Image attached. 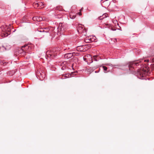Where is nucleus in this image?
<instances>
[{"mask_svg":"<svg viewBox=\"0 0 154 154\" xmlns=\"http://www.w3.org/2000/svg\"><path fill=\"white\" fill-rule=\"evenodd\" d=\"M36 75L41 80H42L45 77L46 72L45 69L43 68H41L38 70L36 72Z\"/></svg>","mask_w":154,"mask_h":154,"instance_id":"1","label":"nucleus"},{"mask_svg":"<svg viewBox=\"0 0 154 154\" xmlns=\"http://www.w3.org/2000/svg\"><path fill=\"white\" fill-rule=\"evenodd\" d=\"M2 37H6L10 34L11 29L9 26H3L2 28Z\"/></svg>","mask_w":154,"mask_h":154,"instance_id":"2","label":"nucleus"},{"mask_svg":"<svg viewBox=\"0 0 154 154\" xmlns=\"http://www.w3.org/2000/svg\"><path fill=\"white\" fill-rule=\"evenodd\" d=\"M146 72L145 70L144 71L142 69H139L138 70L137 72V75L138 76H140L139 77H143L145 75V73Z\"/></svg>","mask_w":154,"mask_h":154,"instance_id":"3","label":"nucleus"},{"mask_svg":"<svg viewBox=\"0 0 154 154\" xmlns=\"http://www.w3.org/2000/svg\"><path fill=\"white\" fill-rule=\"evenodd\" d=\"M139 63L135 61H133L129 63L128 65V67L130 70H131L132 68H134L135 66H137Z\"/></svg>","mask_w":154,"mask_h":154,"instance_id":"4","label":"nucleus"},{"mask_svg":"<svg viewBox=\"0 0 154 154\" xmlns=\"http://www.w3.org/2000/svg\"><path fill=\"white\" fill-rule=\"evenodd\" d=\"M75 54V53H69L66 54L64 55V57L66 59L69 58L71 57Z\"/></svg>","mask_w":154,"mask_h":154,"instance_id":"5","label":"nucleus"},{"mask_svg":"<svg viewBox=\"0 0 154 154\" xmlns=\"http://www.w3.org/2000/svg\"><path fill=\"white\" fill-rule=\"evenodd\" d=\"M29 46L27 45H25L21 47V50L24 52H26V51L28 49Z\"/></svg>","mask_w":154,"mask_h":154,"instance_id":"6","label":"nucleus"},{"mask_svg":"<svg viewBox=\"0 0 154 154\" xmlns=\"http://www.w3.org/2000/svg\"><path fill=\"white\" fill-rule=\"evenodd\" d=\"M84 28L82 26V25H79L77 28V31L79 33H82Z\"/></svg>","mask_w":154,"mask_h":154,"instance_id":"7","label":"nucleus"},{"mask_svg":"<svg viewBox=\"0 0 154 154\" xmlns=\"http://www.w3.org/2000/svg\"><path fill=\"white\" fill-rule=\"evenodd\" d=\"M50 51H47L46 52V55L48 56V57H51V58H53V57H54L55 56V54H53L52 53H51V54H50Z\"/></svg>","mask_w":154,"mask_h":154,"instance_id":"8","label":"nucleus"},{"mask_svg":"<svg viewBox=\"0 0 154 154\" xmlns=\"http://www.w3.org/2000/svg\"><path fill=\"white\" fill-rule=\"evenodd\" d=\"M62 25L63 24L61 23H60L59 24V26L57 28L58 31H63L64 30V28L63 27Z\"/></svg>","mask_w":154,"mask_h":154,"instance_id":"9","label":"nucleus"},{"mask_svg":"<svg viewBox=\"0 0 154 154\" xmlns=\"http://www.w3.org/2000/svg\"><path fill=\"white\" fill-rule=\"evenodd\" d=\"M45 29H47L46 31H45V29H43V28H40L39 29L38 31L40 32H47L49 30L48 28H45Z\"/></svg>","mask_w":154,"mask_h":154,"instance_id":"10","label":"nucleus"},{"mask_svg":"<svg viewBox=\"0 0 154 154\" xmlns=\"http://www.w3.org/2000/svg\"><path fill=\"white\" fill-rule=\"evenodd\" d=\"M39 7L38 8H42L44 7L45 4L43 2H40L39 3Z\"/></svg>","mask_w":154,"mask_h":154,"instance_id":"11","label":"nucleus"},{"mask_svg":"<svg viewBox=\"0 0 154 154\" xmlns=\"http://www.w3.org/2000/svg\"><path fill=\"white\" fill-rule=\"evenodd\" d=\"M87 30L84 28L82 31V32L80 33L82 34V35L86 36L87 35Z\"/></svg>","mask_w":154,"mask_h":154,"instance_id":"12","label":"nucleus"},{"mask_svg":"<svg viewBox=\"0 0 154 154\" xmlns=\"http://www.w3.org/2000/svg\"><path fill=\"white\" fill-rule=\"evenodd\" d=\"M85 41L86 43H90L93 41L91 38H86L85 39Z\"/></svg>","mask_w":154,"mask_h":154,"instance_id":"13","label":"nucleus"},{"mask_svg":"<svg viewBox=\"0 0 154 154\" xmlns=\"http://www.w3.org/2000/svg\"><path fill=\"white\" fill-rule=\"evenodd\" d=\"M107 14H104L102 16H100L99 17V19L100 20H102L103 19L107 17Z\"/></svg>","mask_w":154,"mask_h":154,"instance_id":"14","label":"nucleus"},{"mask_svg":"<svg viewBox=\"0 0 154 154\" xmlns=\"http://www.w3.org/2000/svg\"><path fill=\"white\" fill-rule=\"evenodd\" d=\"M83 46H79L77 47V50L78 51H82L84 49L83 47Z\"/></svg>","mask_w":154,"mask_h":154,"instance_id":"15","label":"nucleus"},{"mask_svg":"<svg viewBox=\"0 0 154 154\" xmlns=\"http://www.w3.org/2000/svg\"><path fill=\"white\" fill-rule=\"evenodd\" d=\"M39 3L37 2H34L33 3V5L35 8H37L39 7Z\"/></svg>","mask_w":154,"mask_h":154,"instance_id":"16","label":"nucleus"},{"mask_svg":"<svg viewBox=\"0 0 154 154\" xmlns=\"http://www.w3.org/2000/svg\"><path fill=\"white\" fill-rule=\"evenodd\" d=\"M91 57V58H92L90 55L88 54V55H85L83 59H84V60L85 61L87 59L86 58V57Z\"/></svg>","mask_w":154,"mask_h":154,"instance_id":"17","label":"nucleus"},{"mask_svg":"<svg viewBox=\"0 0 154 154\" xmlns=\"http://www.w3.org/2000/svg\"><path fill=\"white\" fill-rule=\"evenodd\" d=\"M70 17L72 19H74L75 17V15H72V14H70L69 15Z\"/></svg>","mask_w":154,"mask_h":154,"instance_id":"18","label":"nucleus"},{"mask_svg":"<svg viewBox=\"0 0 154 154\" xmlns=\"http://www.w3.org/2000/svg\"><path fill=\"white\" fill-rule=\"evenodd\" d=\"M104 26L106 27L109 28L110 27V25L108 23H104Z\"/></svg>","mask_w":154,"mask_h":154,"instance_id":"19","label":"nucleus"},{"mask_svg":"<svg viewBox=\"0 0 154 154\" xmlns=\"http://www.w3.org/2000/svg\"><path fill=\"white\" fill-rule=\"evenodd\" d=\"M1 64L4 65H5L7 63H8L4 61H1Z\"/></svg>","mask_w":154,"mask_h":154,"instance_id":"20","label":"nucleus"},{"mask_svg":"<svg viewBox=\"0 0 154 154\" xmlns=\"http://www.w3.org/2000/svg\"><path fill=\"white\" fill-rule=\"evenodd\" d=\"M82 8L81 9L79 10L80 12L79 13V16H81L82 15V13L81 12V11H82Z\"/></svg>","mask_w":154,"mask_h":154,"instance_id":"21","label":"nucleus"},{"mask_svg":"<svg viewBox=\"0 0 154 154\" xmlns=\"http://www.w3.org/2000/svg\"><path fill=\"white\" fill-rule=\"evenodd\" d=\"M103 68L104 71H106L107 69V68L105 66H103Z\"/></svg>","mask_w":154,"mask_h":154,"instance_id":"22","label":"nucleus"},{"mask_svg":"<svg viewBox=\"0 0 154 154\" xmlns=\"http://www.w3.org/2000/svg\"><path fill=\"white\" fill-rule=\"evenodd\" d=\"M43 20L42 18L41 17H39V19L38 20V21H41Z\"/></svg>","mask_w":154,"mask_h":154,"instance_id":"23","label":"nucleus"},{"mask_svg":"<svg viewBox=\"0 0 154 154\" xmlns=\"http://www.w3.org/2000/svg\"><path fill=\"white\" fill-rule=\"evenodd\" d=\"M97 57L96 56H93V58L95 60V61H97V60H96V57Z\"/></svg>","mask_w":154,"mask_h":154,"instance_id":"24","label":"nucleus"},{"mask_svg":"<svg viewBox=\"0 0 154 154\" xmlns=\"http://www.w3.org/2000/svg\"><path fill=\"white\" fill-rule=\"evenodd\" d=\"M36 17H33V18H32V19L34 20H36Z\"/></svg>","mask_w":154,"mask_h":154,"instance_id":"25","label":"nucleus"},{"mask_svg":"<svg viewBox=\"0 0 154 154\" xmlns=\"http://www.w3.org/2000/svg\"><path fill=\"white\" fill-rule=\"evenodd\" d=\"M39 19V17H36V21H38V20Z\"/></svg>","mask_w":154,"mask_h":154,"instance_id":"26","label":"nucleus"},{"mask_svg":"<svg viewBox=\"0 0 154 154\" xmlns=\"http://www.w3.org/2000/svg\"><path fill=\"white\" fill-rule=\"evenodd\" d=\"M112 30H115L116 29H113L112 28Z\"/></svg>","mask_w":154,"mask_h":154,"instance_id":"27","label":"nucleus"},{"mask_svg":"<svg viewBox=\"0 0 154 154\" xmlns=\"http://www.w3.org/2000/svg\"><path fill=\"white\" fill-rule=\"evenodd\" d=\"M152 61L153 62H154V57H153V59H152Z\"/></svg>","mask_w":154,"mask_h":154,"instance_id":"28","label":"nucleus"},{"mask_svg":"<svg viewBox=\"0 0 154 154\" xmlns=\"http://www.w3.org/2000/svg\"><path fill=\"white\" fill-rule=\"evenodd\" d=\"M45 28H43V29H45V31H46V30H47V29H45Z\"/></svg>","mask_w":154,"mask_h":154,"instance_id":"29","label":"nucleus"},{"mask_svg":"<svg viewBox=\"0 0 154 154\" xmlns=\"http://www.w3.org/2000/svg\"><path fill=\"white\" fill-rule=\"evenodd\" d=\"M62 69H64V67H62Z\"/></svg>","mask_w":154,"mask_h":154,"instance_id":"30","label":"nucleus"},{"mask_svg":"<svg viewBox=\"0 0 154 154\" xmlns=\"http://www.w3.org/2000/svg\"><path fill=\"white\" fill-rule=\"evenodd\" d=\"M146 61H147L148 62V61H149V60H146Z\"/></svg>","mask_w":154,"mask_h":154,"instance_id":"31","label":"nucleus"},{"mask_svg":"<svg viewBox=\"0 0 154 154\" xmlns=\"http://www.w3.org/2000/svg\"><path fill=\"white\" fill-rule=\"evenodd\" d=\"M9 26H11V25H9Z\"/></svg>","mask_w":154,"mask_h":154,"instance_id":"32","label":"nucleus"}]
</instances>
